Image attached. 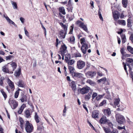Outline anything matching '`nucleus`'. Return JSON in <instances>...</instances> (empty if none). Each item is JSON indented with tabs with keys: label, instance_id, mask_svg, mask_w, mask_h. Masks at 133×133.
Listing matches in <instances>:
<instances>
[{
	"label": "nucleus",
	"instance_id": "8",
	"mask_svg": "<svg viewBox=\"0 0 133 133\" xmlns=\"http://www.w3.org/2000/svg\"><path fill=\"white\" fill-rule=\"evenodd\" d=\"M85 62L81 60L78 61L77 62V68L79 69L83 68L85 66Z\"/></svg>",
	"mask_w": 133,
	"mask_h": 133
},
{
	"label": "nucleus",
	"instance_id": "1",
	"mask_svg": "<svg viewBox=\"0 0 133 133\" xmlns=\"http://www.w3.org/2000/svg\"><path fill=\"white\" fill-rule=\"evenodd\" d=\"M80 41L82 45L81 48L82 52L84 54H85L87 49L89 48L88 42L86 41L85 38L84 37L81 38Z\"/></svg>",
	"mask_w": 133,
	"mask_h": 133
},
{
	"label": "nucleus",
	"instance_id": "16",
	"mask_svg": "<svg viewBox=\"0 0 133 133\" xmlns=\"http://www.w3.org/2000/svg\"><path fill=\"white\" fill-rule=\"evenodd\" d=\"M99 112L98 110H94L92 113V116L93 118H99Z\"/></svg>",
	"mask_w": 133,
	"mask_h": 133
},
{
	"label": "nucleus",
	"instance_id": "11",
	"mask_svg": "<svg viewBox=\"0 0 133 133\" xmlns=\"http://www.w3.org/2000/svg\"><path fill=\"white\" fill-rule=\"evenodd\" d=\"M96 73L94 71H88L85 74V75L88 78H92L96 75Z\"/></svg>",
	"mask_w": 133,
	"mask_h": 133
},
{
	"label": "nucleus",
	"instance_id": "33",
	"mask_svg": "<svg viewBox=\"0 0 133 133\" xmlns=\"http://www.w3.org/2000/svg\"><path fill=\"white\" fill-rule=\"evenodd\" d=\"M17 85L19 87H24V84L22 80H20L17 82Z\"/></svg>",
	"mask_w": 133,
	"mask_h": 133
},
{
	"label": "nucleus",
	"instance_id": "55",
	"mask_svg": "<svg viewBox=\"0 0 133 133\" xmlns=\"http://www.w3.org/2000/svg\"><path fill=\"white\" fill-rule=\"evenodd\" d=\"M98 14L99 16V18L101 20H103V18L102 17V15L101 13V12L99 10L98 11Z\"/></svg>",
	"mask_w": 133,
	"mask_h": 133
},
{
	"label": "nucleus",
	"instance_id": "15",
	"mask_svg": "<svg viewBox=\"0 0 133 133\" xmlns=\"http://www.w3.org/2000/svg\"><path fill=\"white\" fill-rule=\"evenodd\" d=\"M4 17L6 19L7 21L10 24H12L14 25V26L16 27H17V25L15 24V23L11 20L6 15H3Z\"/></svg>",
	"mask_w": 133,
	"mask_h": 133
},
{
	"label": "nucleus",
	"instance_id": "46",
	"mask_svg": "<svg viewBox=\"0 0 133 133\" xmlns=\"http://www.w3.org/2000/svg\"><path fill=\"white\" fill-rule=\"evenodd\" d=\"M20 100L22 102L26 101V95H24L22 96Z\"/></svg>",
	"mask_w": 133,
	"mask_h": 133
},
{
	"label": "nucleus",
	"instance_id": "27",
	"mask_svg": "<svg viewBox=\"0 0 133 133\" xmlns=\"http://www.w3.org/2000/svg\"><path fill=\"white\" fill-rule=\"evenodd\" d=\"M31 115L30 112L29 110H28L25 111V116L26 118H30Z\"/></svg>",
	"mask_w": 133,
	"mask_h": 133
},
{
	"label": "nucleus",
	"instance_id": "18",
	"mask_svg": "<svg viewBox=\"0 0 133 133\" xmlns=\"http://www.w3.org/2000/svg\"><path fill=\"white\" fill-rule=\"evenodd\" d=\"M72 75L73 77L81 78L82 77L83 75L81 73L75 72Z\"/></svg>",
	"mask_w": 133,
	"mask_h": 133
},
{
	"label": "nucleus",
	"instance_id": "13",
	"mask_svg": "<svg viewBox=\"0 0 133 133\" xmlns=\"http://www.w3.org/2000/svg\"><path fill=\"white\" fill-rule=\"evenodd\" d=\"M4 17L6 19L7 21L10 24H12L14 25V26L16 27H17V25L15 24V23L11 20L6 15H3Z\"/></svg>",
	"mask_w": 133,
	"mask_h": 133
},
{
	"label": "nucleus",
	"instance_id": "60",
	"mask_svg": "<svg viewBox=\"0 0 133 133\" xmlns=\"http://www.w3.org/2000/svg\"><path fill=\"white\" fill-rule=\"evenodd\" d=\"M20 20L21 21V23L22 24H23L24 22V21L25 20V19L23 17H21L20 18Z\"/></svg>",
	"mask_w": 133,
	"mask_h": 133
},
{
	"label": "nucleus",
	"instance_id": "22",
	"mask_svg": "<svg viewBox=\"0 0 133 133\" xmlns=\"http://www.w3.org/2000/svg\"><path fill=\"white\" fill-rule=\"evenodd\" d=\"M86 83L93 87L95 86L96 85V83L90 79H88L86 81Z\"/></svg>",
	"mask_w": 133,
	"mask_h": 133
},
{
	"label": "nucleus",
	"instance_id": "28",
	"mask_svg": "<svg viewBox=\"0 0 133 133\" xmlns=\"http://www.w3.org/2000/svg\"><path fill=\"white\" fill-rule=\"evenodd\" d=\"M128 63L127 64L133 66V59L130 58H128L127 59Z\"/></svg>",
	"mask_w": 133,
	"mask_h": 133
},
{
	"label": "nucleus",
	"instance_id": "53",
	"mask_svg": "<svg viewBox=\"0 0 133 133\" xmlns=\"http://www.w3.org/2000/svg\"><path fill=\"white\" fill-rule=\"evenodd\" d=\"M24 30L25 31V35L28 37H29V35L28 32L25 28H24Z\"/></svg>",
	"mask_w": 133,
	"mask_h": 133
},
{
	"label": "nucleus",
	"instance_id": "42",
	"mask_svg": "<svg viewBox=\"0 0 133 133\" xmlns=\"http://www.w3.org/2000/svg\"><path fill=\"white\" fill-rule=\"evenodd\" d=\"M103 128L105 133H110L111 132L110 129L109 128H106L104 127H103Z\"/></svg>",
	"mask_w": 133,
	"mask_h": 133
},
{
	"label": "nucleus",
	"instance_id": "39",
	"mask_svg": "<svg viewBox=\"0 0 133 133\" xmlns=\"http://www.w3.org/2000/svg\"><path fill=\"white\" fill-rule=\"evenodd\" d=\"M122 38V43H124L126 41V39L125 36L124 35H122L121 36Z\"/></svg>",
	"mask_w": 133,
	"mask_h": 133
},
{
	"label": "nucleus",
	"instance_id": "12",
	"mask_svg": "<svg viewBox=\"0 0 133 133\" xmlns=\"http://www.w3.org/2000/svg\"><path fill=\"white\" fill-rule=\"evenodd\" d=\"M109 122V120L107 119L106 116H103L100 119L99 122L101 124H105L107 122Z\"/></svg>",
	"mask_w": 133,
	"mask_h": 133
},
{
	"label": "nucleus",
	"instance_id": "31",
	"mask_svg": "<svg viewBox=\"0 0 133 133\" xmlns=\"http://www.w3.org/2000/svg\"><path fill=\"white\" fill-rule=\"evenodd\" d=\"M19 121L20 123V127L22 129H23L24 128V121H23L22 118L20 117L19 118Z\"/></svg>",
	"mask_w": 133,
	"mask_h": 133
},
{
	"label": "nucleus",
	"instance_id": "19",
	"mask_svg": "<svg viewBox=\"0 0 133 133\" xmlns=\"http://www.w3.org/2000/svg\"><path fill=\"white\" fill-rule=\"evenodd\" d=\"M113 13L114 20L115 21H116L119 18L118 12L116 11H115Z\"/></svg>",
	"mask_w": 133,
	"mask_h": 133
},
{
	"label": "nucleus",
	"instance_id": "23",
	"mask_svg": "<svg viewBox=\"0 0 133 133\" xmlns=\"http://www.w3.org/2000/svg\"><path fill=\"white\" fill-rule=\"evenodd\" d=\"M71 2V0H69L68 2V5L69 7H68V8H67V9L68 10V12H72L73 7Z\"/></svg>",
	"mask_w": 133,
	"mask_h": 133
},
{
	"label": "nucleus",
	"instance_id": "20",
	"mask_svg": "<svg viewBox=\"0 0 133 133\" xmlns=\"http://www.w3.org/2000/svg\"><path fill=\"white\" fill-rule=\"evenodd\" d=\"M68 66L70 73L72 75L75 72V69L74 67L70 65H68Z\"/></svg>",
	"mask_w": 133,
	"mask_h": 133
},
{
	"label": "nucleus",
	"instance_id": "21",
	"mask_svg": "<svg viewBox=\"0 0 133 133\" xmlns=\"http://www.w3.org/2000/svg\"><path fill=\"white\" fill-rule=\"evenodd\" d=\"M7 83L9 85L11 89H14V85L13 82L11 81L9 78L8 79Z\"/></svg>",
	"mask_w": 133,
	"mask_h": 133
},
{
	"label": "nucleus",
	"instance_id": "48",
	"mask_svg": "<svg viewBox=\"0 0 133 133\" xmlns=\"http://www.w3.org/2000/svg\"><path fill=\"white\" fill-rule=\"evenodd\" d=\"M74 55L75 57H82L81 55L78 52H77L74 54Z\"/></svg>",
	"mask_w": 133,
	"mask_h": 133
},
{
	"label": "nucleus",
	"instance_id": "40",
	"mask_svg": "<svg viewBox=\"0 0 133 133\" xmlns=\"http://www.w3.org/2000/svg\"><path fill=\"white\" fill-rule=\"evenodd\" d=\"M21 72V69H19L18 71L15 72V75L16 77H18L20 75Z\"/></svg>",
	"mask_w": 133,
	"mask_h": 133
},
{
	"label": "nucleus",
	"instance_id": "51",
	"mask_svg": "<svg viewBox=\"0 0 133 133\" xmlns=\"http://www.w3.org/2000/svg\"><path fill=\"white\" fill-rule=\"evenodd\" d=\"M124 51V49L123 48H121L120 50V52L122 54V56H125V53Z\"/></svg>",
	"mask_w": 133,
	"mask_h": 133
},
{
	"label": "nucleus",
	"instance_id": "29",
	"mask_svg": "<svg viewBox=\"0 0 133 133\" xmlns=\"http://www.w3.org/2000/svg\"><path fill=\"white\" fill-rule=\"evenodd\" d=\"M104 113L105 115L109 116L111 114L110 109L108 108L104 110Z\"/></svg>",
	"mask_w": 133,
	"mask_h": 133
},
{
	"label": "nucleus",
	"instance_id": "4",
	"mask_svg": "<svg viewBox=\"0 0 133 133\" xmlns=\"http://www.w3.org/2000/svg\"><path fill=\"white\" fill-rule=\"evenodd\" d=\"M116 117L118 123L121 124H122L125 122L124 117L119 114H117L116 115Z\"/></svg>",
	"mask_w": 133,
	"mask_h": 133
},
{
	"label": "nucleus",
	"instance_id": "61",
	"mask_svg": "<svg viewBox=\"0 0 133 133\" xmlns=\"http://www.w3.org/2000/svg\"><path fill=\"white\" fill-rule=\"evenodd\" d=\"M71 56L69 54L67 53V60H69L71 59Z\"/></svg>",
	"mask_w": 133,
	"mask_h": 133
},
{
	"label": "nucleus",
	"instance_id": "43",
	"mask_svg": "<svg viewBox=\"0 0 133 133\" xmlns=\"http://www.w3.org/2000/svg\"><path fill=\"white\" fill-rule=\"evenodd\" d=\"M120 99L118 98L115 99V101L114 102V104L115 106H117L119 104Z\"/></svg>",
	"mask_w": 133,
	"mask_h": 133
},
{
	"label": "nucleus",
	"instance_id": "52",
	"mask_svg": "<svg viewBox=\"0 0 133 133\" xmlns=\"http://www.w3.org/2000/svg\"><path fill=\"white\" fill-rule=\"evenodd\" d=\"M66 105H64V108L63 110V116L64 117H65L66 115Z\"/></svg>",
	"mask_w": 133,
	"mask_h": 133
},
{
	"label": "nucleus",
	"instance_id": "44",
	"mask_svg": "<svg viewBox=\"0 0 133 133\" xmlns=\"http://www.w3.org/2000/svg\"><path fill=\"white\" fill-rule=\"evenodd\" d=\"M2 94L3 95V96L5 100L6 99V98L7 97V96L6 93L4 92L3 90L2 89H1L0 90Z\"/></svg>",
	"mask_w": 133,
	"mask_h": 133
},
{
	"label": "nucleus",
	"instance_id": "14",
	"mask_svg": "<svg viewBox=\"0 0 133 133\" xmlns=\"http://www.w3.org/2000/svg\"><path fill=\"white\" fill-rule=\"evenodd\" d=\"M4 17L6 19L7 21L10 24H12L14 25V26L16 27H17V25L15 24V23L11 20L6 15H3Z\"/></svg>",
	"mask_w": 133,
	"mask_h": 133
},
{
	"label": "nucleus",
	"instance_id": "26",
	"mask_svg": "<svg viewBox=\"0 0 133 133\" xmlns=\"http://www.w3.org/2000/svg\"><path fill=\"white\" fill-rule=\"evenodd\" d=\"M2 70L5 73H9V71L7 65H5L2 67Z\"/></svg>",
	"mask_w": 133,
	"mask_h": 133
},
{
	"label": "nucleus",
	"instance_id": "34",
	"mask_svg": "<svg viewBox=\"0 0 133 133\" xmlns=\"http://www.w3.org/2000/svg\"><path fill=\"white\" fill-rule=\"evenodd\" d=\"M75 62V60L73 59L67 60V63L68 65H72Z\"/></svg>",
	"mask_w": 133,
	"mask_h": 133
},
{
	"label": "nucleus",
	"instance_id": "64",
	"mask_svg": "<svg viewBox=\"0 0 133 133\" xmlns=\"http://www.w3.org/2000/svg\"><path fill=\"white\" fill-rule=\"evenodd\" d=\"M97 74L98 76H103V75L102 73L100 72H98Z\"/></svg>",
	"mask_w": 133,
	"mask_h": 133
},
{
	"label": "nucleus",
	"instance_id": "36",
	"mask_svg": "<svg viewBox=\"0 0 133 133\" xmlns=\"http://www.w3.org/2000/svg\"><path fill=\"white\" fill-rule=\"evenodd\" d=\"M122 3L123 5V6L125 8H126L127 5L128 4L127 0H122Z\"/></svg>",
	"mask_w": 133,
	"mask_h": 133
},
{
	"label": "nucleus",
	"instance_id": "25",
	"mask_svg": "<svg viewBox=\"0 0 133 133\" xmlns=\"http://www.w3.org/2000/svg\"><path fill=\"white\" fill-rule=\"evenodd\" d=\"M25 107V104H23L20 108L19 110H18V112L19 114H21L22 111H23L24 108Z\"/></svg>",
	"mask_w": 133,
	"mask_h": 133
},
{
	"label": "nucleus",
	"instance_id": "49",
	"mask_svg": "<svg viewBox=\"0 0 133 133\" xmlns=\"http://www.w3.org/2000/svg\"><path fill=\"white\" fill-rule=\"evenodd\" d=\"M106 80V78L105 77H104L101 79L98 80L97 82H104Z\"/></svg>",
	"mask_w": 133,
	"mask_h": 133
},
{
	"label": "nucleus",
	"instance_id": "38",
	"mask_svg": "<svg viewBox=\"0 0 133 133\" xmlns=\"http://www.w3.org/2000/svg\"><path fill=\"white\" fill-rule=\"evenodd\" d=\"M11 3L14 9H17V6L16 3L13 1H11Z\"/></svg>",
	"mask_w": 133,
	"mask_h": 133
},
{
	"label": "nucleus",
	"instance_id": "58",
	"mask_svg": "<svg viewBox=\"0 0 133 133\" xmlns=\"http://www.w3.org/2000/svg\"><path fill=\"white\" fill-rule=\"evenodd\" d=\"M60 42L59 41V40L58 38H57L56 40V47L58 46V44L59 43H60Z\"/></svg>",
	"mask_w": 133,
	"mask_h": 133
},
{
	"label": "nucleus",
	"instance_id": "41",
	"mask_svg": "<svg viewBox=\"0 0 133 133\" xmlns=\"http://www.w3.org/2000/svg\"><path fill=\"white\" fill-rule=\"evenodd\" d=\"M103 95H98L96 97L95 99L97 101H98L100 100L104 96Z\"/></svg>",
	"mask_w": 133,
	"mask_h": 133
},
{
	"label": "nucleus",
	"instance_id": "30",
	"mask_svg": "<svg viewBox=\"0 0 133 133\" xmlns=\"http://www.w3.org/2000/svg\"><path fill=\"white\" fill-rule=\"evenodd\" d=\"M75 38L73 36H71L69 39L68 40V41L71 43L74 44V43L75 41Z\"/></svg>",
	"mask_w": 133,
	"mask_h": 133
},
{
	"label": "nucleus",
	"instance_id": "63",
	"mask_svg": "<svg viewBox=\"0 0 133 133\" xmlns=\"http://www.w3.org/2000/svg\"><path fill=\"white\" fill-rule=\"evenodd\" d=\"M130 39L133 43V34H131L130 36Z\"/></svg>",
	"mask_w": 133,
	"mask_h": 133
},
{
	"label": "nucleus",
	"instance_id": "2",
	"mask_svg": "<svg viewBox=\"0 0 133 133\" xmlns=\"http://www.w3.org/2000/svg\"><path fill=\"white\" fill-rule=\"evenodd\" d=\"M25 128L26 131L28 133H30L34 130L32 125L28 121H26L25 124Z\"/></svg>",
	"mask_w": 133,
	"mask_h": 133
},
{
	"label": "nucleus",
	"instance_id": "7",
	"mask_svg": "<svg viewBox=\"0 0 133 133\" xmlns=\"http://www.w3.org/2000/svg\"><path fill=\"white\" fill-rule=\"evenodd\" d=\"M60 24L62 26V27L65 30V31L63 30H61L60 32V37L62 38H65L66 32L65 31L66 30V26L64 24L62 23H60Z\"/></svg>",
	"mask_w": 133,
	"mask_h": 133
},
{
	"label": "nucleus",
	"instance_id": "57",
	"mask_svg": "<svg viewBox=\"0 0 133 133\" xmlns=\"http://www.w3.org/2000/svg\"><path fill=\"white\" fill-rule=\"evenodd\" d=\"M74 27L72 26H71L70 28V31L69 32V34H71L72 33Z\"/></svg>",
	"mask_w": 133,
	"mask_h": 133
},
{
	"label": "nucleus",
	"instance_id": "9",
	"mask_svg": "<svg viewBox=\"0 0 133 133\" xmlns=\"http://www.w3.org/2000/svg\"><path fill=\"white\" fill-rule=\"evenodd\" d=\"M76 23L77 24H78L79 27L83 29L84 30L87 32H88V29L87 28L86 25L84 24V23L80 21H78Z\"/></svg>",
	"mask_w": 133,
	"mask_h": 133
},
{
	"label": "nucleus",
	"instance_id": "56",
	"mask_svg": "<svg viewBox=\"0 0 133 133\" xmlns=\"http://www.w3.org/2000/svg\"><path fill=\"white\" fill-rule=\"evenodd\" d=\"M106 103V102L105 100H103L102 102H101L99 104V105L100 106H102L104 105Z\"/></svg>",
	"mask_w": 133,
	"mask_h": 133
},
{
	"label": "nucleus",
	"instance_id": "47",
	"mask_svg": "<svg viewBox=\"0 0 133 133\" xmlns=\"http://www.w3.org/2000/svg\"><path fill=\"white\" fill-rule=\"evenodd\" d=\"M19 90H21L20 89H18L16 91L15 94V98H17L18 97L19 94Z\"/></svg>",
	"mask_w": 133,
	"mask_h": 133
},
{
	"label": "nucleus",
	"instance_id": "45",
	"mask_svg": "<svg viewBox=\"0 0 133 133\" xmlns=\"http://www.w3.org/2000/svg\"><path fill=\"white\" fill-rule=\"evenodd\" d=\"M11 65L13 69V71L17 67V65L16 63L14 62H12L11 64Z\"/></svg>",
	"mask_w": 133,
	"mask_h": 133
},
{
	"label": "nucleus",
	"instance_id": "10",
	"mask_svg": "<svg viewBox=\"0 0 133 133\" xmlns=\"http://www.w3.org/2000/svg\"><path fill=\"white\" fill-rule=\"evenodd\" d=\"M35 118L36 122L37 123H38L37 124L38 126L37 129L39 131H41L42 129V127L41 126L39 125V124L38 123L39 122V120L38 116L36 112H35Z\"/></svg>",
	"mask_w": 133,
	"mask_h": 133
},
{
	"label": "nucleus",
	"instance_id": "6",
	"mask_svg": "<svg viewBox=\"0 0 133 133\" xmlns=\"http://www.w3.org/2000/svg\"><path fill=\"white\" fill-rule=\"evenodd\" d=\"M90 89V87L87 86H85L79 89V92L81 94L84 95L88 93Z\"/></svg>",
	"mask_w": 133,
	"mask_h": 133
},
{
	"label": "nucleus",
	"instance_id": "37",
	"mask_svg": "<svg viewBox=\"0 0 133 133\" xmlns=\"http://www.w3.org/2000/svg\"><path fill=\"white\" fill-rule=\"evenodd\" d=\"M127 50L130 53L133 54V48L131 46L128 45L127 46Z\"/></svg>",
	"mask_w": 133,
	"mask_h": 133
},
{
	"label": "nucleus",
	"instance_id": "24",
	"mask_svg": "<svg viewBox=\"0 0 133 133\" xmlns=\"http://www.w3.org/2000/svg\"><path fill=\"white\" fill-rule=\"evenodd\" d=\"M92 93H89L85 95V99L86 101H88L91 97Z\"/></svg>",
	"mask_w": 133,
	"mask_h": 133
},
{
	"label": "nucleus",
	"instance_id": "5",
	"mask_svg": "<svg viewBox=\"0 0 133 133\" xmlns=\"http://www.w3.org/2000/svg\"><path fill=\"white\" fill-rule=\"evenodd\" d=\"M67 80L69 81V84L70 85L73 91L75 93L76 89V87L75 82L71 80L70 77L69 76H67Z\"/></svg>",
	"mask_w": 133,
	"mask_h": 133
},
{
	"label": "nucleus",
	"instance_id": "3",
	"mask_svg": "<svg viewBox=\"0 0 133 133\" xmlns=\"http://www.w3.org/2000/svg\"><path fill=\"white\" fill-rule=\"evenodd\" d=\"M66 47L65 45L64 44L62 45L60 49V52L62 56V60L64 59V57H65V61L66 62V55L65 54L66 52Z\"/></svg>",
	"mask_w": 133,
	"mask_h": 133
},
{
	"label": "nucleus",
	"instance_id": "50",
	"mask_svg": "<svg viewBox=\"0 0 133 133\" xmlns=\"http://www.w3.org/2000/svg\"><path fill=\"white\" fill-rule=\"evenodd\" d=\"M97 94L95 92H94L93 93L92 95V99H94L97 96Z\"/></svg>",
	"mask_w": 133,
	"mask_h": 133
},
{
	"label": "nucleus",
	"instance_id": "35",
	"mask_svg": "<svg viewBox=\"0 0 133 133\" xmlns=\"http://www.w3.org/2000/svg\"><path fill=\"white\" fill-rule=\"evenodd\" d=\"M59 10L60 12L63 15H65L66 13L65 12V10L64 8L63 7H60L59 8Z\"/></svg>",
	"mask_w": 133,
	"mask_h": 133
},
{
	"label": "nucleus",
	"instance_id": "54",
	"mask_svg": "<svg viewBox=\"0 0 133 133\" xmlns=\"http://www.w3.org/2000/svg\"><path fill=\"white\" fill-rule=\"evenodd\" d=\"M128 24L127 26L129 27H130L131 26V20L130 19H127Z\"/></svg>",
	"mask_w": 133,
	"mask_h": 133
},
{
	"label": "nucleus",
	"instance_id": "59",
	"mask_svg": "<svg viewBox=\"0 0 133 133\" xmlns=\"http://www.w3.org/2000/svg\"><path fill=\"white\" fill-rule=\"evenodd\" d=\"M13 56L12 55H9L8 56H6V60H9L10 59V58L13 57Z\"/></svg>",
	"mask_w": 133,
	"mask_h": 133
},
{
	"label": "nucleus",
	"instance_id": "17",
	"mask_svg": "<svg viewBox=\"0 0 133 133\" xmlns=\"http://www.w3.org/2000/svg\"><path fill=\"white\" fill-rule=\"evenodd\" d=\"M9 103L11 106L13 105L14 109H15L18 106L17 103L15 100H10Z\"/></svg>",
	"mask_w": 133,
	"mask_h": 133
},
{
	"label": "nucleus",
	"instance_id": "32",
	"mask_svg": "<svg viewBox=\"0 0 133 133\" xmlns=\"http://www.w3.org/2000/svg\"><path fill=\"white\" fill-rule=\"evenodd\" d=\"M117 23L120 25H126L125 21L124 20H118L117 21Z\"/></svg>",
	"mask_w": 133,
	"mask_h": 133
},
{
	"label": "nucleus",
	"instance_id": "62",
	"mask_svg": "<svg viewBox=\"0 0 133 133\" xmlns=\"http://www.w3.org/2000/svg\"><path fill=\"white\" fill-rule=\"evenodd\" d=\"M125 127L124 126H123V127H121L120 126H118V129H119L121 130L122 129H124V130H125Z\"/></svg>",
	"mask_w": 133,
	"mask_h": 133
}]
</instances>
